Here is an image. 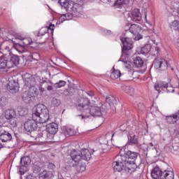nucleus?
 Returning a JSON list of instances; mask_svg holds the SVG:
<instances>
[{
	"label": "nucleus",
	"instance_id": "cd10ccee",
	"mask_svg": "<svg viewBox=\"0 0 179 179\" xmlns=\"http://www.w3.org/2000/svg\"><path fill=\"white\" fill-rule=\"evenodd\" d=\"M169 27L171 30L175 31H179V22L177 20H175L169 23Z\"/></svg>",
	"mask_w": 179,
	"mask_h": 179
},
{
	"label": "nucleus",
	"instance_id": "6e6d98bb",
	"mask_svg": "<svg viewBox=\"0 0 179 179\" xmlns=\"http://www.w3.org/2000/svg\"><path fill=\"white\" fill-rule=\"evenodd\" d=\"M154 44H156V41H153Z\"/></svg>",
	"mask_w": 179,
	"mask_h": 179
},
{
	"label": "nucleus",
	"instance_id": "ddd939ff",
	"mask_svg": "<svg viewBox=\"0 0 179 179\" xmlns=\"http://www.w3.org/2000/svg\"><path fill=\"white\" fill-rule=\"evenodd\" d=\"M153 65L155 69H159V71H166L167 66H169L167 62L164 59H156L153 62Z\"/></svg>",
	"mask_w": 179,
	"mask_h": 179
},
{
	"label": "nucleus",
	"instance_id": "f257e3e1",
	"mask_svg": "<svg viewBox=\"0 0 179 179\" xmlns=\"http://www.w3.org/2000/svg\"><path fill=\"white\" fill-rule=\"evenodd\" d=\"M50 120L48 108L44 104H38L32 110V120H29L24 124L27 132H33L37 129V122L45 124Z\"/></svg>",
	"mask_w": 179,
	"mask_h": 179
},
{
	"label": "nucleus",
	"instance_id": "1a4fd4ad",
	"mask_svg": "<svg viewBox=\"0 0 179 179\" xmlns=\"http://www.w3.org/2000/svg\"><path fill=\"white\" fill-rule=\"evenodd\" d=\"M34 94H37V92H35L33 90H27L22 93V99L24 103H30L34 100Z\"/></svg>",
	"mask_w": 179,
	"mask_h": 179
},
{
	"label": "nucleus",
	"instance_id": "423d86ee",
	"mask_svg": "<svg viewBox=\"0 0 179 179\" xmlns=\"http://www.w3.org/2000/svg\"><path fill=\"white\" fill-rule=\"evenodd\" d=\"M125 157H122V155H118L115 157V161L113 163V168L114 171H122V170H128V162L125 161Z\"/></svg>",
	"mask_w": 179,
	"mask_h": 179
},
{
	"label": "nucleus",
	"instance_id": "5fc2aeb1",
	"mask_svg": "<svg viewBox=\"0 0 179 179\" xmlns=\"http://www.w3.org/2000/svg\"><path fill=\"white\" fill-rule=\"evenodd\" d=\"M2 149V145L0 144V150Z\"/></svg>",
	"mask_w": 179,
	"mask_h": 179
},
{
	"label": "nucleus",
	"instance_id": "9d476101",
	"mask_svg": "<svg viewBox=\"0 0 179 179\" xmlns=\"http://www.w3.org/2000/svg\"><path fill=\"white\" fill-rule=\"evenodd\" d=\"M155 89L157 92H159L160 89H166L167 93H174V87L171 85L169 86V83L163 81H159L155 83Z\"/></svg>",
	"mask_w": 179,
	"mask_h": 179
},
{
	"label": "nucleus",
	"instance_id": "72a5a7b5",
	"mask_svg": "<svg viewBox=\"0 0 179 179\" xmlns=\"http://www.w3.org/2000/svg\"><path fill=\"white\" fill-rule=\"evenodd\" d=\"M12 68V66L9 64V62H7L6 60L0 59V70L1 69H5V68Z\"/></svg>",
	"mask_w": 179,
	"mask_h": 179
},
{
	"label": "nucleus",
	"instance_id": "7ed1b4c3",
	"mask_svg": "<svg viewBox=\"0 0 179 179\" xmlns=\"http://www.w3.org/2000/svg\"><path fill=\"white\" fill-rule=\"evenodd\" d=\"M59 3L72 16L80 17L83 15V7L80 4L74 3L69 0H59Z\"/></svg>",
	"mask_w": 179,
	"mask_h": 179
},
{
	"label": "nucleus",
	"instance_id": "de8ad7c7",
	"mask_svg": "<svg viewBox=\"0 0 179 179\" xmlns=\"http://www.w3.org/2000/svg\"><path fill=\"white\" fill-rule=\"evenodd\" d=\"M39 90H40L41 93H44V92H45L44 88H43L42 87H39Z\"/></svg>",
	"mask_w": 179,
	"mask_h": 179
},
{
	"label": "nucleus",
	"instance_id": "c03bdc74",
	"mask_svg": "<svg viewBox=\"0 0 179 179\" xmlns=\"http://www.w3.org/2000/svg\"><path fill=\"white\" fill-rule=\"evenodd\" d=\"M85 93H86V94H87V96L91 97V99H92V97L94 96V92H93V91L86 92Z\"/></svg>",
	"mask_w": 179,
	"mask_h": 179
},
{
	"label": "nucleus",
	"instance_id": "39448f33",
	"mask_svg": "<svg viewBox=\"0 0 179 179\" xmlns=\"http://www.w3.org/2000/svg\"><path fill=\"white\" fill-rule=\"evenodd\" d=\"M139 153L131 150H128L126 153L122 155V157H125V161L127 162L129 171H134L136 164H135V160L138 159Z\"/></svg>",
	"mask_w": 179,
	"mask_h": 179
},
{
	"label": "nucleus",
	"instance_id": "bf43d9fd",
	"mask_svg": "<svg viewBox=\"0 0 179 179\" xmlns=\"http://www.w3.org/2000/svg\"><path fill=\"white\" fill-rule=\"evenodd\" d=\"M1 126H0V131H1Z\"/></svg>",
	"mask_w": 179,
	"mask_h": 179
},
{
	"label": "nucleus",
	"instance_id": "09e8293b",
	"mask_svg": "<svg viewBox=\"0 0 179 179\" xmlns=\"http://www.w3.org/2000/svg\"><path fill=\"white\" fill-rule=\"evenodd\" d=\"M26 179H34V178H33L31 175H29L28 176H27Z\"/></svg>",
	"mask_w": 179,
	"mask_h": 179
},
{
	"label": "nucleus",
	"instance_id": "e2e57ef3",
	"mask_svg": "<svg viewBox=\"0 0 179 179\" xmlns=\"http://www.w3.org/2000/svg\"><path fill=\"white\" fill-rule=\"evenodd\" d=\"M146 17H146V15H145V19H146Z\"/></svg>",
	"mask_w": 179,
	"mask_h": 179
},
{
	"label": "nucleus",
	"instance_id": "58836bf2",
	"mask_svg": "<svg viewBox=\"0 0 179 179\" xmlns=\"http://www.w3.org/2000/svg\"><path fill=\"white\" fill-rule=\"evenodd\" d=\"M52 104L55 107H58V106H60V104H61V100H59L57 98H53L52 100Z\"/></svg>",
	"mask_w": 179,
	"mask_h": 179
},
{
	"label": "nucleus",
	"instance_id": "680f3d73",
	"mask_svg": "<svg viewBox=\"0 0 179 179\" xmlns=\"http://www.w3.org/2000/svg\"><path fill=\"white\" fill-rule=\"evenodd\" d=\"M0 50H1V45H0Z\"/></svg>",
	"mask_w": 179,
	"mask_h": 179
},
{
	"label": "nucleus",
	"instance_id": "412c9836",
	"mask_svg": "<svg viewBox=\"0 0 179 179\" xmlns=\"http://www.w3.org/2000/svg\"><path fill=\"white\" fill-rule=\"evenodd\" d=\"M62 134L66 138H69V136H73L76 134V131L74 128L72 127H64L62 130Z\"/></svg>",
	"mask_w": 179,
	"mask_h": 179
},
{
	"label": "nucleus",
	"instance_id": "864d4df0",
	"mask_svg": "<svg viewBox=\"0 0 179 179\" xmlns=\"http://www.w3.org/2000/svg\"><path fill=\"white\" fill-rule=\"evenodd\" d=\"M63 171H66V167L63 168Z\"/></svg>",
	"mask_w": 179,
	"mask_h": 179
},
{
	"label": "nucleus",
	"instance_id": "dca6fc26",
	"mask_svg": "<svg viewBox=\"0 0 179 179\" xmlns=\"http://www.w3.org/2000/svg\"><path fill=\"white\" fill-rule=\"evenodd\" d=\"M165 120L167 122V124H177V122H178L179 121V110L173 114L165 116Z\"/></svg>",
	"mask_w": 179,
	"mask_h": 179
},
{
	"label": "nucleus",
	"instance_id": "aec40b11",
	"mask_svg": "<svg viewBox=\"0 0 179 179\" xmlns=\"http://www.w3.org/2000/svg\"><path fill=\"white\" fill-rule=\"evenodd\" d=\"M131 19L132 22H141L142 20V14L139 9H134L131 12Z\"/></svg>",
	"mask_w": 179,
	"mask_h": 179
},
{
	"label": "nucleus",
	"instance_id": "4c0bfd02",
	"mask_svg": "<svg viewBox=\"0 0 179 179\" xmlns=\"http://www.w3.org/2000/svg\"><path fill=\"white\" fill-rule=\"evenodd\" d=\"M124 3H125V0H116L114 3L115 8H120Z\"/></svg>",
	"mask_w": 179,
	"mask_h": 179
},
{
	"label": "nucleus",
	"instance_id": "c756f323",
	"mask_svg": "<svg viewBox=\"0 0 179 179\" xmlns=\"http://www.w3.org/2000/svg\"><path fill=\"white\" fill-rule=\"evenodd\" d=\"M106 101L110 107L111 106H114V104H117V99H115V97L111 95H109L106 98Z\"/></svg>",
	"mask_w": 179,
	"mask_h": 179
},
{
	"label": "nucleus",
	"instance_id": "a18cd8bd",
	"mask_svg": "<svg viewBox=\"0 0 179 179\" xmlns=\"http://www.w3.org/2000/svg\"><path fill=\"white\" fill-rule=\"evenodd\" d=\"M54 89V87H52V86L51 85H48L47 87V90H48L49 92H51V90H52Z\"/></svg>",
	"mask_w": 179,
	"mask_h": 179
},
{
	"label": "nucleus",
	"instance_id": "e433bc0d",
	"mask_svg": "<svg viewBox=\"0 0 179 179\" xmlns=\"http://www.w3.org/2000/svg\"><path fill=\"white\" fill-rule=\"evenodd\" d=\"M24 57H31L32 59H34L35 61H38V59H40V55L37 52H34V53H28V55L25 54L24 55Z\"/></svg>",
	"mask_w": 179,
	"mask_h": 179
},
{
	"label": "nucleus",
	"instance_id": "6e6552de",
	"mask_svg": "<svg viewBox=\"0 0 179 179\" xmlns=\"http://www.w3.org/2000/svg\"><path fill=\"white\" fill-rule=\"evenodd\" d=\"M4 114L6 120L9 122L12 127H17V117L15 109H7Z\"/></svg>",
	"mask_w": 179,
	"mask_h": 179
},
{
	"label": "nucleus",
	"instance_id": "b1692460",
	"mask_svg": "<svg viewBox=\"0 0 179 179\" xmlns=\"http://www.w3.org/2000/svg\"><path fill=\"white\" fill-rule=\"evenodd\" d=\"M162 174H163V171L160 170V168L155 167L151 172V177L154 179H162Z\"/></svg>",
	"mask_w": 179,
	"mask_h": 179
},
{
	"label": "nucleus",
	"instance_id": "c85d7f7f",
	"mask_svg": "<svg viewBox=\"0 0 179 179\" xmlns=\"http://www.w3.org/2000/svg\"><path fill=\"white\" fill-rule=\"evenodd\" d=\"M48 31V28L42 27L36 34V37H37L36 41H38V40H40V38H41L43 36H45Z\"/></svg>",
	"mask_w": 179,
	"mask_h": 179
},
{
	"label": "nucleus",
	"instance_id": "a19ab883",
	"mask_svg": "<svg viewBox=\"0 0 179 179\" xmlns=\"http://www.w3.org/2000/svg\"><path fill=\"white\" fill-rule=\"evenodd\" d=\"M155 52H154V54H153V55H159V52H160V48H159V47H157V46H156L155 48Z\"/></svg>",
	"mask_w": 179,
	"mask_h": 179
},
{
	"label": "nucleus",
	"instance_id": "9b49d317",
	"mask_svg": "<svg viewBox=\"0 0 179 179\" xmlns=\"http://www.w3.org/2000/svg\"><path fill=\"white\" fill-rule=\"evenodd\" d=\"M36 79L33 76L28 77L24 79V87L29 90H33L37 93V88H36Z\"/></svg>",
	"mask_w": 179,
	"mask_h": 179
},
{
	"label": "nucleus",
	"instance_id": "8fccbe9b",
	"mask_svg": "<svg viewBox=\"0 0 179 179\" xmlns=\"http://www.w3.org/2000/svg\"><path fill=\"white\" fill-rule=\"evenodd\" d=\"M5 50H6V51H10V48H9V46H6Z\"/></svg>",
	"mask_w": 179,
	"mask_h": 179
},
{
	"label": "nucleus",
	"instance_id": "79ce46f5",
	"mask_svg": "<svg viewBox=\"0 0 179 179\" xmlns=\"http://www.w3.org/2000/svg\"><path fill=\"white\" fill-rule=\"evenodd\" d=\"M48 169L50 170H54L55 169V165L53 163L50 162L48 165Z\"/></svg>",
	"mask_w": 179,
	"mask_h": 179
},
{
	"label": "nucleus",
	"instance_id": "052dcab7",
	"mask_svg": "<svg viewBox=\"0 0 179 179\" xmlns=\"http://www.w3.org/2000/svg\"><path fill=\"white\" fill-rule=\"evenodd\" d=\"M108 33H110V31H108Z\"/></svg>",
	"mask_w": 179,
	"mask_h": 179
},
{
	"label": "nucleus",
	"instance_id": "2eb2a0df",
	"mask_svg": "<svg viewBox=\"0 0 179 179\" xmlns=\"http://www.w3.org/2000/svg\"><path fill=\"white\" fill-rule=\"evenodd\" d=\"M0 141L3 143H6L12 141V134H10V133H9L8 131H5L3 127H1Z\"/></svg>",
	"mask_w": 179,
	"mask_h": 179
},
{
	"label": "nucleus",
	"instance_id": "393cba45",
	"mask_svg": "<svg viewBox=\"0 0 179 179\" xmlns=\"http://www.w3.org/2000/svg\"><path fill=\"white\" fill-rule=\"evenodd\" d=\"M161 179H174V172L169 170L164 171L161 175Z\"/></svg>",
	"mask_w": 179,
	"mask_h": 179
},
{
	"label": "nucleus",
	"instance_id": "49530a36",
	"mask_svg": "<svg viewBox=\"0 0 179 179\" xmlns=\"http://www.w3.org/2000/svg\"><path fill=\"white\" fill-rule=\"evenodd\" d=\"M37 44H39L40 45H43L45 43V40H44L43 42L37 41Z\"/></svg>",
	"mask_w": 179,
	"mask_h": 179
},
{
	"label": "nucleus",
	"instance_id": "5701e85b",
	"mask_svg": "<svg viewBox=\"0 0 179 179\" xmlns=\"http://www.w3.org/2000/svg\"><path fill=\"white\" fill-rule=\"evenodd\" d=\"M54 173L51 171L44 170L39 175V179H53Z\"/></svg>",
	"mask_w": 179,
	"mask_h": 179
},
{
	"label": "nucleus",
	"instance_id": "4d7b16f0",
	"mask_svg": "<svg viewBox=\"0 0 179 179\" xmlns=\"http://www.w3.org/2000/svg\"><path fill=\"white\" fill-rule=\"evenodd\" d=\"M49 83H50L51 85H52V83H51V81H49Z\"/></svg>",
	"mask_w": 179,
	"mask_h": 179
},
{
	"label": "nucleus",
	"instance_id": "37998d69",
	"mask_svg": "<svg viewBox=\"0 0 179 179\" xmlns=\"http://www.w3.org/2000/svg\"><path fill=\"white\" fill-rule=\"evenodd\" d=\"M54 27H55V24H50L49 27H47L48 30H51V33L54 32Z\"/></svg>",
	"mask_w": 179,
	"mask_h": 179
},
{
	"label": "nucleus",
	"instance_id": "2f4dec72",
	"mask_svg": "<svg viewBox=\"0 0 179 179\" xmlns=\"http://www.w3.org/2000/svg\"><path fill=\"white\" fill-rule=\"evenodd\" d=\"M150 50H152V46L150 44H146L141 49V54H143V55L146 54H149L150 52Z\"/></svg>",
	"mask_w": 179,
	"mask_h": 179
},
{
	"label": "nucleus",
	"instance_id": "603ef678",
	"mask_svg": "<svg viewBox=\"0 0 179 179\" xmlns=\"http://www.w3.org/2000/svg\"><path fill=\"white\" fill-rule=\"evenodd\" d=\"M114 135H115V133H113V134H112V138H111V139H113V138H114Z\"/></svg>",
	"mask_w": 179,
	"mask_h": 179
},
{
	"label": "nucleus",
	"instance_id": "13d9d810",
	"mask_svg": "<svg viewBox=\"0 0 179 179\" xmlns=\"http://www.w3.org/2000/svg\"><path fill=\"white\" fill-rule=\"evenodd\" d=\"M150 145H151V146H153V143H151Z\"/></svg>",
	"mask_w": 179,
	"mask_h": 179
},
{
	"label": "nucleus",
	"instance_id": "bb28decb",
	"mask_svg": "<svg viewBox=\"0 0 179 179\" xmlns=\"http://www.w3.org/2000/svg\"><path fill=\"white\" fill-rule=\"evenodd\" d=\"M20 61V58L17 55H13L10 58V61H8L10 66H17L19 65V62Z\"/></svg>",
	"mask_w": 179,
	"mask_h": 179
},
{
	"label": "nucleus",
	"instance_id": "a878e982",
	"mask_svg": "<svg viewBox=\"0 0 179 179\" xmlns=\"http://www.w3.org/2000/svg\"><path fill=\"white\" fill-rule=\"evenodd\" d=\"M120 88L123 92H126L127 94H129V96H134L135 94V89L132 87L127 86V85H121Z\"/></svg>",
	"mask_w": 179,
	"mask_h": 179
},
{
	"label": "nucleus",
	"instance_id": "ea45409f",
	"mask_svg": "<svg viewBox=\"0 0 179 179\" xmlns=\"http://www.w3.org/2000/svg\"><path fill=\"white\" fill-rule=\"evenodd\" d=\"M45 134H46L45 131H39L36 138H43V136H44Z\"/></svg>",
	"mask_w": 179,
	"mask_h": 179
},
{
	"label": "nucleus",
	"instance_id": "4468645a",
	"mask_svg": "<svg viewBox=\"0 0 179 179\" xmlns=\"http://www.w3.org/2000/svg\"><path fill=\"white\" fill-rule=\"evenodd\" d=\"M22 43L23 45L20 43H17L15 45V49L19 52H24V47L30 45L31 43H33V41H31V38H25L22 40Z\"/></svg>",
	"mask_w": 179,
	"mask_h": 179
},
{
	"label": "nucleus",
	"instance_id": "4be33fe9",
	"mask_svg": "<svg viewBox=\"0 0 179 179\" xmlns=\"http://www.w3.org/2000/svg\"><path fill=\"white\" fill-rule=\"evenodd\" d=\"M80 152L81 154L83 162V160H85V162H89V160L92 159V152H90L89 150L83 149L80 151Z\"/></svg>",
	"mask_w": 179,
	"mask_h": 179
},
{
	"label": "nucleus",
	"instance_id": "20e7f679",
	"mask_svg": "<svg viewBox=\"0 0 179 179\" xmlns=\"http://www.w3.org/2000/svg\"><path fill=\"white\" fill-rule=\"evenodd\" d=\"M70 156L73 162H74L73 166V167H76V169L78 173L86 171V162H83L82 159L80 151L73 150L71 152Z\"/></svg>",
	"mask_w": 179,
	"mask_h": 179
},
{
	"label": "nucleus",
	"instance_id": "f3484780",
	"mask_svg": "<svg viewBox=\"0 0 179 179\" xmlns=\"http://www.w3.org/2000/svg\"><path fill=\"white\" fill-rule=\"evenodd\" d=\"M120 40L123 45L122 49L124 50V51H129V50H132L133 42L131 38H122Z\"/></svg>",
	"mask_w": 179,
	"mask_h": 179
},
{
	"label": "nucleus",
	"instance_id": "473e14b6",
	"mask_svg": "<svg viewBox=\"0 0 179 179\" xmlns=\"http://www.w3.org/2000/svg\"><path fill=\"white\" fill-rule=\"evenodd\" d=\"M20 163L22 166H29L31 163V159L29 156L23 157L20 159Z\"/></svg>",
	"mask_w": 179,
	"mask_h": 179
},
{
	"label": "nucleus",
	"instance_id": "0eeeda50",
	"mask_svg": "<svg viewBox=\"0 0 179 179\" xmlns=\"http://www.w3.org/2000/svg\"><path fill=\"white\" fill-rule=\"evenodd\" d=\"M134 65L136 68H142L143 66V60L140 57H134V62H124V67L128 70L129 75H134Z\"/></svg>",
	"mask_w": 179,
	"mask_h": 179
},
{
	"label": "nucleus",
	"instance_id": "7c9ffc66",
	"mask_svg": "<svg viewBox=\"0 0 179 179\" xmlns=\"http://www.w3.org/2000/svg\"><path fill=\"white\" fill-rule=\"evenodd\" d=\"M129 145H138V138L135 134H130L128 136Z\"/></svg>",
	"mask_w": 179,
	"mask_h": 179
},
{
	"label": "nucleus",
	"instance_id": "3c124183",
	"mask_svg": "<svg viewBox=\"0 0 179 179\" xmlns=\"http://www.w3.org/2000/svg\"><path fill=\"white\" fill-rule=\"evenodd\" d=\"M41 83H47V80H42Z\"/></svg>",
	"mask_w": 179,
	"mask_h": 179
},
{
	"label": "nucleus",
	"instance_id": "6ab92c4d",
	"mask_svg": "<svg viewBox=\"0 0 179 179\" xmlns=\"http://www.w3.org/2000/svg\"><path fill=\"white\" fill-rule=\"evenodd\" d=\"M46 131L50 135H55L58 132V124L55 122H52L46 125Z\"/></svg>",
	"mask_w": 179,
	"mask_h": 179
},
{
	"label": "nucleus",
	"instance_id": "f8f14e48",
	"mask_svg": "<svg viewBox=\"0 0 179 179\" xmlns=\"http://www.w3.org/2000/svg\"><path fill=\"white\" fill-rule=\"evenodd\" d=\"M129 30L130 33H131V34H133L134 36V39L136 40V41H138L142 38V35L139 34L141 33V27L139 25L133 24L130 26Z\"/></svg>",
	"mask_w": 179,
	"mask_h": 179
},
{
	"label": "nucleus",
	"instance_id": "a211bd4d",
	"mask_svg": "<svg viewBox=\"0 0 179 179\" xmlns=\"http://www.w3.org/2000/svg\"><path fill=\"white\" fill-rule=\"evenodd\" d=\"M7 89L12 93H16V92L19 91V83L14 80H11L7 84Z\"/></svg>",
	"mask_w": 179,
	"mask_h": 179
},
{
	"label": "nucleus",
	"instance_id": "f03ea898",
	"mask_svg": "<svg viewBox=\"0 0 179 179\" xmlns=\"http://www.w3.org/2000/svg\"><path fill=\"white\" fill-rule=\"evenodd\" d=\"M76 108L79 111H82L83 115H79L78 117H81V120L85 118H89V114L92 117H101V108L100 106H90V100L87 98H80L78 99L76 103Z\"/></svg>",
	"mask_w": 179,
	"mask_h": 179
},
{
	"label": "nucleus",
	"instance_id": "c9c22d12",
	"mask_svg": "<svg viewBox=\"0 0 179 179\" xmlns=\"http://www.w3.org/2000/svg\"><path fill=\"white\" fill-rule=\"evenodd\" d=\"M66 85V82L64 80H59L58 83H56L53 85L54 89H61V87H64Z\"/></svg>",
	"mask_w": 179,
	"mask_h": 179
},
{
	"label": "nucleus",
	"instance_id": "f704fd0d",
	"mask_svg": "<svg viewBox=\"0 0 179 179\" xmlns=\"http://www.w3.org/2000/svg\"><path fill=\"white\" fill-rule=\"evenodd\" d=\"M121 76V71L120 70H114L111 74H110V78L113 80H115V79H118Z\"/></svg>",
	"mask_w": 179,
	"mask_h": 179
}]
</instances>
